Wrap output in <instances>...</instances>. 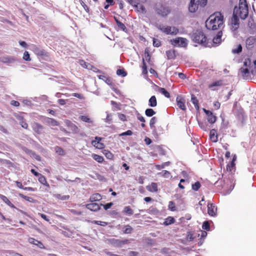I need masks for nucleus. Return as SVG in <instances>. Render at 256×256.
I'll return each instance as SVG.
<instances>
[{
    "instance_id": "nucleus-14",
    "label": "nucleus",
    "mask_w": 256,
    "mask_h": 256,
    "mask_svg": "<svg viewBox=\"0 0 256 256\" xmlns=\"http://www.w3.org/2000/svg\"><path fill=\"white\" fill-rule=\"evenodd\" d=\"M111 244L116 246H121L126 243L127 240H120L118 239L112 238L110 240Z\"/></svg>"
},
{
    "instance_id": "nucleus-41",
    "label": "nucleus",
    "mask_w": 256,
    "mask_h": 256,
    "mask_svg": "<svg viewBox=\"0 0 256 256\" xmlns=\"http://www.w3.org/2000/svg\"><path fill=\"white\" fill-rule=\"evenodd\" d=\"M38 177L39 182L41 184H46V178L44 176H43L42 174H40V175L38 176Z\"/></svg>"
},
{
    "instance_id": "nucleus-33",
    "label": "nucleus",
    "mask_w": 256,
    "mask_h": 256,
    "mask_svg": "<svg viewBox=\"0 0 256 256\" xmlns=\"http://www.w3.org/2000/svg\"><path fill=\"white\" fill-rule=\"evenodd\" d=\"M132 228L131 226L130 225H127L124 226V228L123 229V232L124 234H129L132 233Z\"/></svg>"
},
{
    "instance_id": "nucleus-8",
    "label": "nucleus",
    "mask_w": 256,
    "mask_h": 256,
    "mask_svg": "<svg viewBox=\"0 0 256 256\" xmlns=\"http://www.w3.org/2000/svg\"><path fill=\"white\" fill-rule=\"evenodd\" d=\"M199 0H190L188 10L190 12H194L198 8Z\"/></svg>"
},
{
    "instance_id": "nucleus-51",
    "label": "nucleus",
    "mask_w": 256,
    "mask_h": 256,
    "mask_svg": "<svg viewBox=\"0 0 256 256\" xmlns=\"http://www.w3.org/2000/svg\"><path fill=\"white\" fill-rule=\"evenodd\" d=\"M153 45L156 47H159L161 45V42L156 38H153Z\"/></svg>"
},
{
    "instance_id": "nucleus-59",
    "label": "nucleus",
    "mask_w": 256,
    "mask_h": 256,
    "mask_svg": "<svg viewBox=\"0 0 256 256\" xmlns=\"http://www.w3.org/2000/svg\"><path fill=\"white\" fill-rule=\"evenodd\" d=\"M144 56L146 60L149 61L150 60V55L148 49H146L144 50Z\"/></svg>"
},
{
    "instance_id": "nucleus-1",
    "label": "nucleus",
    "mask_w": 256,
    "mask_h": 256,
    "mask_svg": "<svg viewBox=\"0 0 256 256\" xmlns=\"http://www.w3.org/2000/svg\"><path fill=\"white\" fill-rule=\"evenodd\" d=\"M223 22V16L220 12H216L206 20V26L208 30H216L222 26Z\"/></svg>"
},
{
    "instance_id": "nucleus-35",
    "label": "nucleus",
    "mask_w": 256,
    "mask_h": 256,
    "mask_svg": "<svg viewBox=\"0 0 256 256\" xmlns=\"http://www.w3.org/2000/svg\"><path fill=\"white\" fill-rule=\"evenodd\" d=\"M58 126L59 122H58L53 118H49V126Z\"/></svg>"
},
{
    "instance_id": "nucleus-13",
    "label": "nucleus",
    "mask_w": 256,
    "mask_h": 256,
    "mask_svg": "<svg viewBox=\"0 0 256 256\" xmlns=\"http://www.w3.org/2000/svg\"><path fill=\"white\" fill-rule=\"evenodd\" d=\"M102 138L100 137L96 136L95 138V140H92V146L98 149H102L104 148V145L103 144L100 142V141L101 140Z\"/></svg>"
},
{
    "instance_id": "nucleus-44",
    "label": "nucleus",
    "mask_w": 256,
    "mask_h": 256,
    "mask_svg": "<svg viewBox=\"0 0 256 256\" xmlns=\"http://www.w3.org/2000/svg\"><path fill=\"white\" fill-rule=\"evenodd\" d=\"M200 182H196L194 184H192V189L194 190L197 191L200 188Z\"/></svg>"
},
{
    "instance_id": "nucleus-4",
    "label": "nucleus",
    "mask_w": 256,
    "mask_h": 256,
    "mask_svg": "<svg viewBox=\"0 0 256 256\" xmlns=\"http://www.w3.org/2000/svg\"><path fill=\"white\" fill-rule=\"evenodd\" d=\"M193 40L196 42L206 46V38L201 31L197 30L194 34Z\"/></svg>"
},
{
    "instance_id": "nucleus-39",
    "label": "nucleus",
    "mask_w": 256,
    "mask_h": 256,
    "mask_svg": "<svg viewBox=\"0 0 256 256\" xmlns=\"http://www.w3.org/2000/svg\"><path fill=\"white\" fill-rule=\"evenodd\" d=\"M145 114L148 116H152L156 114V112L152 108H148L146 110Z\"/></svg>"
},
{
    "instance_id": "nucleus-34",
    "label": "nucleus",
    "mask_w": 256,
    "mask_h": 256,
    "mask_svg": "<svg viewBox=\"0 0 256 256\" xmlns=\"http://www.w3.org/2000/svg\"><path fill=\"white\" fill-rule=\"evenodd\" d=\"M18 120H20V123L21 126L25 129H27L28 128V124L25 122L24 118L22 117H20Z\"/></svg>"
},
{
    "instance_id": "nucleus-49",
    "label": "nucleus",
    "mask_w": 256,
    "mask_h": 256,
    "mask_svg": "<svg viewBox=\"0 0 256 256\" xmlns=\"http://www.w3.org/2000/svg\"><path fill=\"white\" fill-rule=\"evenodd\" d=\"M116 24L120 29L123 31H126V28L124 24L120 22H117Z\"/></svg>"
},
{
    "instance_id": "nucleus-18",
    "label": "nucleus",
    "mask_w": 256,
    "mask_h": 256,
    "mask_svg": "<svg viewBox=\"0 0 256 256\" xmlns=\"http://www.w3.org/2000/svg\"><path fill=\"white\" fill-rule=\"evenodd\" d=\"M28 242L30 244L36 245L40 248H44V246L43 244L40 242V241H38V240H35L34 238H30L28 239Z\"/></svg>"
},
{
    "instance_id": "nucleus-31",
    "label": "nucleus",
    "mask_w": 256,
    "mask_h": 256,
    "mask_svg": "<svg viewBox=\"0 0 256 256\" xmlns=\"http://www.w3.org/2000/svg\"><path fill=\"white\" fill-rule=\"evenodd\" d=\"M166 54L168 59H173L175 58V54L174 50H168L166 52Z\"/></svg>"
},
{
    "instance_id": "nucleus-48",
    "label": "nucleus",
    "mask_w": 256,
    "mask_h": 256,
    "mask_svg": "<svg viewBox=\"0 0 256 256\" xmlns=\"http://www.w3.org/2000/svg\"><path fill=\"white\" fill-rule=\"evenodd\" d=\"M56 152L60 155H64V150L59 146H56L55 148Z\"/></svg>"
},
{
    "instance_id": "nucleus-10",
    "label": "nucleus",
    "mask_w": 256,
    "mask_h": 256,
    "mask_svg": "<svg viewBox=\"0 0 256 256\" xmlns=\"http://www.w3.org/2000/svg\"><path fill=\"white\" fill-rule=\"evenodd\" d=\"M230 26L233 30H236L239 27V18L234 14L231 19Z\"/></svg>"
},
{
    "instance_id": "nucleus-46",
    "label": "nucleus",
    "mask_w": 256,
    "mask_h": 256,
    "mask_svg": "<svg viewBox=\"0 0 256 256\" xmlns=\"http://www.w3.org/2000/svg\"><path fill=\"white\" fill-rule=\"evenodd\" d=\"M242 50V46L240 44H238L236 48H234L232 50V52L234 54H238Z\"/></svg>"
},
{
    "instance_id": "nucleus-52",
    "label": "nucleus",
    "mask_w": 256,
    "mask_h": 256,
    "mask_svg": "<svg viewBox=\"0 0 256 256\" xmlns=\"http://www.w3.org/2000/svg\"><path fill=\"white\" fill-rule=\"evenodd\" d=\"M220 85H222V82L221 81H217V82H216L212 83L210 85L209 87L210 88H212V90H214L215 89L212 88L213 87L216 86H220Z\"/></svg>"
},
{
    "instance_id": "nucleus-53",
    "label": "nucleus",
    "mask_w": 256,
    "mask_h": 256,
    "mask_svg": "<svg viewBox=\"0 0 256 256\" xmlns=\"http://www.w3.org/2000/svg\"><path fill=\"white\" fill-rule=\"evenodd\" d=\"M156 122V117H153L150 119V125L151 128H153L154 127V124Z\"/></svg>"
},
{
    "instance_id": "nucleus-24",
    "label": "nucleus",
    "mask_w": 256,
    "mask_h": 256,
    "mask_svg": "<svg viewBox=\"0 0 256 256\" xmlns=\"http://www.w3.org/2000/svg\"><path fill=\"white\" fill-rule=\"evenodd\" d=\"M32 128L34 132L38 134L40 133L42 130V126L38 123H34Z\"/></svg>"
},
{
    "instance_id": "nucleus-43",
    "label": "nucleus",
    "mask_w": 256,
    "mask_h": 256,
    "mask_svg": "<svg viewBox=\"0 0 256 256\" xmlns=\"http://www.w3.org/2000/svg\"><path fill=\"white\" fill-rule=\"evenodd\" d=\"M161 176H163L164 178H168L170 176V174L168 171L167 170H162V172L158 174Z\"/></svg>"
},
{
    "instance_id": "nucleus-29",
    "label": "nucleus",
    "mask_w": 256,
    "mask_h": 256,
    "mask_svg": "<svg viewBox=\"0 0 256 256\" xmlns=\"http://www.w3.org/2000/svg\"><path fill=\"white\" fill-rule=\"evenodd\" d=\"M54 196L58 199H60L62 200H68L70 198V196L68 195H61L60 194H54Z\"/></svg>"
},
{
    "instance_id": "nucleus-11",
    "label": "nucleus",
    "mask_w": 256,
    "mask_h": 256,
    "mask_svg": "<svg viewBox=\"0 0 256 256\" xmlns=\"http://www.w3.org/2000/svg\"><path fill=\"white\" fill-rule=\"evenodd\" d=\"M65 123L67 126L69 130H70L74 133H78L79 132V129L77 126H76L74 124L72 123L68 120H66L65 121Z\"/></svg>"
},
{
    "instance_id": "nucleus-19",
    "label": "nucleus",
    "mask_w": 256,
    "mask_h": 256,
    "mask_svg": "<svg viewBox=\"0 0 256 256\" xmlns=\"http://www.w3.org/2000/svg\"><path fill=\"white\" fill-rule=\"evenodd\" d=\"M210 136L212 142H216L218 141V136L215 130L212 129L210 130Z\"/></svg>"
},
{
    "instance_id": "nucleus-55",
    "label": "nucleus",
    "mask_w": 256,
    "mask_h": 256,
    "mask_svg": "<svg viewBox=\"0 0 256 256\" xmlns=\"http://www.w3.org/2000/svg\"><path fill=\"white\" fill-rule=\"evenodd\" d=\"M93 222L95 224L100 225L102 226H106L108 224V223L106 222L100 221V220H94V221Z\"/></svg>"
},
{
    "instance_id": "nucleus-21",
    "label": "nucleus",
    "mask_w": 256,
    "mask_h": 256,
    "mask_svg": "<svg viewBox=\"0 0 256 256\" xmlns=\"http://www.w3.org/2000/svg\"><path fill=\"white\" fill-rule=\"evenodd\" d=\"M146 189L150 192H156L158 191V186L155 182H152L150 185L146 186Z\"/></svg>"
},
{
    "instance_id": "nucleus-27",
    "label": "nucleus",
    "mask_w": 256,
    "mask_h": 256,
    "mask_svg": "<svg viewBox=\"0 0 256 256\" xmlns=\"http://www.w3.org/2000/svg\"><path fill=\"white\" fill-rule=\"evenodd\" d=\"M222 36V32H219L216 36L213 38V42L214 44H219L221 42V36Z\"/></svg>"
},
{
    "instance_id": "nucleus-64",
    "label": "nucleus",
    "mask_w": 256,
    "mask_h": 256,
    "mask_svg": "<svg viewBox=\"0 0 256 256\" xmlns=\"http://www.w3.org/2000/svg\"><path fill=\"white\" fill-rule=\"evenodd\" d=\"M10 104L14 106H20V102L14 100H12L10 102Z\"/></svg>"
},
{
    "instance_id": "nucleus-23",
    "label": "nucleus",
    "mask_w": 256,
    "mask_h": 256,
    "mask_svg": "<svg viewBox=\"0 0 256 256\" xmlns=\"http://www.w3.org/2000/svg\"><path fill=\"white\" fill-rule=\"evenodd\" d=\"M148 105L151 107H155L157 105V101L154 96H152L148 100Z\"/></svg>"
},
{
    "instance_id": "nucleus-25",
    "label": "nucleus",
    "mask_w": 256,
    "mask_h": 256,
    "mask_svg": "<svg viewBox=\"0 0 256 256\" xmlns=\"http://www.w3.org/2000/svg\"><path fill=\"white\" fill-rule=\"evenodd\" d=\"M191 102L194 104L195 108L196 110H198L199 106H198V101L196 96L194 94H192L191 96Z\"/></svg>"
},
{
    "instance_id": "nucleus-9",
    "label": "nucleus",
    "mask_w": 256,
    "mask_h": 256,
    "mask_svg": "<svg viewBox=\"0 0 256 256\" xmlns=\"http://www.w3.org/2000/svg\"><path fill=\"white\" fill-rule=\"evenodd\" d=\"M208 212L210 216H216V214L217 208L213 204L208 202Z\"/></svg>"
},
{
    "instance_id": "nucleus-58",
    "label": "nucleus",
    "mask_w": 256,
    "mask_h": 256,
    "mask_svg": "<svg viewBox=\"0 0 256 256\" xmlns=\"http://www.w3.org/2000/svg\"><path fill=\"white\" fill-rule=\"evenodd\" d=\"M18 196L20 198L24 199L25 200H26L27 201H28V202H31L32 201V198H30V197L24 196V194H19Z\"/></svg>"
},
{
    "instance_id": "nucleus-50",
    "label": "nucleus",
    "mask_w": 256,
    "mask_h": 256,
    "mask_svg": "<svg viewBox=\"0 0 256 256\" xmlns=\"http://www.w3.org/2000/svg\"><path fill=\"white\" fill-rule=\"evenodd\" d=\"M116 74L118 76H121L123 77L126 76V72L124 70L122 69H118L116 70Z\"/></svg>"
},
{
    "instance_id": "nucleus-60",
    "label": "nucleus",
    "mask_w": 256,
    "mask_h": 256,
    "mask_svg": "<svg viewBox=\"0 0 256 256\" xmlns=\"http://www.w3.org/2000/svg\"><path fill=\"white\" fill-rule=\"evenodd\" d=\"M112 205H113L112 202H109L106 204H101V206H104V208L106 210H107L108 209L110 208Z\"/></svg>"
},
{
    "instance_id": "nucleus-37",
    "label": "nucleus",
    "mask_w": 256,
    "mask_h": 256,
    "mask_svg": "<svg viewBox=\"0 0 256 256\" xmlns=\"http://www.w3.org/2000/svg\"><path fill=\"white\" fill-rule=\"evenodd\" d=\"M174 220L173 218L169 216L168 218H166L165 220V221L164 222V224L165 225H169L172 223H174Z\"/></svg>"
},
{
    "instance_id": "nucleus-62",
    "label": "nucleus",
    "mask_w": 256,
    "mask_h": 256,
    "mask_svg": "<svg viewBox=\"0 0 256 256\" xmlns=\"http://www.w3.org/2000/svg\"><path fill=\"white\" fill-rule=\"evenodd\" d=\"M132 134V132L130 130H128L126 131V132H122V134H120V136H131Z\"/></svg>"
},
{
    "instance_id": "nucleus-32",
    "label": "nucleus",
    "mask_w": 256,
    "mask_h": 256,
    "mask_svg": "<svg viewBox=\"0 0 256 256\" xmlns=\"http://www.w3.org/2000/svg\"><path fill=\"white\" fill-rule=\"evenodd\" d=\"M158 92H160L162 94H164L166 98H170V94L169 92L166 90L165 88H158Z\"/></svg>"
},
{
    "instance_id": "nucleus-47",
    "label": "nucleus",
    "mask_w": 256,
    "mask_h": 256,
    "mask_svg": "<svg viewBox=\"0 0 256 256\" xmlns=\"http://www.w3.org/2000/svg\"><path fill=\"white\" fill-rule=\"evenodd\" d=\"M136 10L138 12H141L142 13H146V10L144 8V6L142 5H139V2H138V8H136Z\"/></svg>"
},
{
    "instance_id": "nucleus-45",
    "label": "nucleus",
    "mask_w": 256,
    "mask_h": 256,
    "mask_svg": "<svg viewBox=\"0 0 256 256\" xmlns=\"http://www.w3.org/2000/svg\"><path fill=\"white\" fill-rule=\"evenodd\" d=\"M23 59L26 61L30 62L31 60L30 54L28 52H24L23 56Z\"/></svg>"
},
{
    "instance_id": "nucleus-15",
    "label": "nucleus",
    "mask_w": 256,
    "mask_h": 256,
    "mask_svg": "<svg viewBox=\"0 0 256 256\" xmlns=\"http://www.w3.org/2000/svg\"><path fill=\"white\" fill-rule=\"evenodd\" d=\"M86 208L94 212H96L100 209V206L96 203H90L87 204L86 205Z\"/></svg>"
},
{
    "instance_id": "nucleus-54",
    "label": "nucleus",
    "mask_w": 256,
    "mask_h": 256,
    "mask_svg": "<svg viewBox=\"0 0 256 256\" xmlns=\"http://www.w3.org/2000/svg\"><path fill=\"white\" fill-rule=\"evenodd\" d=\"M196 236H194V234H191L190 232L188 233L187 235V240L188 241H192L193 240L194 238H196Z\"/></svg>"
},
{
    "instance_id": "nucleus-26",
    "label": "nucleus",
    "mask_w": 256,
    "mask_h": 256,
    "mask_svg": "<svg viewBox=\"0 0 256 256\" xmlns=\"http://www.w3.org/2000/svg\"><path fill=\"white\" fill-rule=\"evenodd\" d=\"M78 63L80 66H82V67H84L86 68H87L88 70L92 69V66L89 64H87L84 60H79Z\"/></svg>"
},
{
    "instance_id": "nucleus-17",
    "label": "nucleus",
    "mask_w": 256,
    "mask_h": 256,
    "mask_svg": "<svg viewBox=\"0 0 256 256\" xmlns=\"http://www.w3.org/2000/svg\"><path fill=\"white\" fill-rule=\"evenodd\" d=\"M0 198L8 206L12 208H14V205L10 202L8 198L4 195L0 194Z\"/></svg>"
},
{
    "instance_id": "nucleus-42",
    "label": "nucleus",
    "mask_w": 256,
    "mask_h": 256,
    "mask_svg": "<svg viewBox=\"0 0 256 256\" xmlns=\"http://www.w3.org/2000/svg\"><path fill=\"white\" fill-rule=\"evenodd\" d=\"M80 118L84 122L88 123L92 122V120L87 116H80Z\"/></svg>"
},
{
    "instance_id": "nucleus-20",
    "label": "nucleus",
    "mask_w": 256,
    "mask_h": 256,
    "mask_svg": "<svg viewBox=\"0 0 256 256\" xmlns=\"http://www.w3.org/2000/svg\"><path fill=\"white\" fill-rule=\"evenodd\" d=\"M131 6L134 8H138V2L144 3L146 0H126Z\"/></svg>"
},
{
    "instance_id": "nucleus-28",
    "label": "nucleus",
    "mask_w": 256,
    "mask_h": 256,
    "mask_svg": "<svg viewBox=\"0 0 256 256\" xmlns=\"http://www.w3.org/2000/svg\"><path fill=\"white\" fill-rule=\"evenodd\" d=\"M240 72L242 74V76L244 78H247L248 76L249 70L248 68H242L240 69Z\"/></svg>"
},
{
    "instance_id": "nucleus-63",
    "label": "nucleus",
    "mask_w": 256,
    "mask_h": 256,
    "mask_svg": "<svg viewBox=\"0 0 256 256\" xmlns=\"http://www.w3.org/2000/svg\"><path fill=\"white\" fill-rule=\"evenodd\" d=\"M234 166V162H232L230 164H228L226 166V169L228 170H230V171H231L232 170V168Z\"/></svg>"
},
{
    "instance_id": "nucleus-16",
    "label": "nucleus",
    "mask_w": 256,
    "mask_h": 256,
    "mask_svg": "<svg viewBox=\"0 0 256 256\" xmlns=\"http://www.w3.org/2000/svg\"><path fill=\"white\" fill-rule=\"evenodd\" d=\"M256 40L254 37L250 36L247 38L246 40V45L248 49L252 48L255 44Z\"/></svg>"
},
{
    "instance_id": "nucleus-5",
    "label": "nucleus",
    "mask_w": 256,
    "mask_h": 256,
    "mask_svg": "<svg viewBox=\"0 0 256 256\" xmlns=\"http://www.w3.org/2000/svg\"><path fill=\"white\" fill-rule=\"evenodd\" d=\"M170 43L174 46L184 48L188 44V40L185 38L178 37L172 39L170 40Z\"/></svg>"
},
{
    "instance_id": "nucleus-3",
    "label": "nucleus",
    "mask_w": 256,
    "mask_h": 256,
    "mask_svg": "<svg viewBox=\"0 0 256 256\" xmlns=\"http://www.w3.org/2000/svg\"><path fill=\"white\" fill-rule=\"evenodd\" d=\"M157 28L166 34L176 35L179 32L178 29L175 26L160 24L158 26Z\"/></svg>"
},
{
    "instance_id": "nucleus-36",
    "label": "nucleus",
    "mask_w": 256,
    "mask_h": 256,
    "mask_svg": "<svg viewBox=\"0 0 256 256\" xmlns=\"http://www.w3.org/2000/svg\"><path fill=\"white\" fill-rule=\"evenodd\" d=\"M98 78L100 79L104 80L108 84L110 85L112 84V81L110 78L102 75L100 76Z\"/></svg>"
},
{
    "instance_id": "nucleus-38",
    "label": "nucleus",
    "mask_w": 256,
    "mask_h": 256,
    "mask_svg": "<svg viewBox=\"0 0 256 256\" xmlns=\"http://www.w3.org/2000/svg\"><path fill=\"white\" fill-rule=\"evenodd\" d=\"M6 253L7 256H22V254L12 250H8Z\"/></svg>"
},
{
    "instance_id": "nucleus-61",
    "label": "nucleus",
    "mask_w": 256,
    "mask_h": 256,
    "mask_svg": "<svg viewBox=\"0 0 256 256\" xmlns=\"http://www.w3.org/2000/svg\"><path fill=\"white\" fill-rule=\"evenodd\" d=\"M198 4L200 6L204 7L206 4L207 0H199Z\"/></svg>"
},
{
    "instance_id": "nucleus-40",
    "label": "nucleus",
    "mask_w": 256,
    "mask_h": 256,
    "mask_svg": "<svg viewBox=\"0 0 256 256\" xmlns=\"http://www.w3.org/2000/svg\"><path fill=\"white\" fill-rule=\"evenodd\" d=\"M124 212L130 216L133 214V210L129 206L124 207Z\"/></svg>"
},
{
    "instance_id": "nucleus-56",
    "label": "nucleus",
    "mask_w": 256,
    "mask_h": 256,
    "mask_svg": "<svg viewBox=\"0 0 256 256\" xmlns=\"http://www.w3.org/2000/svg\"><path fill=\"white\" fill-rule=\"evenodd\" d=\"M142 73L144 74H147L148 72H147V67H146V64L144 62V59L143 58L142 60Z\"/></svg>"
},
{
    "instance_id": "nucleus-30",
    "label": "nucleus",
    "mask_w": 256,
    "mask_h": 256,
    "mask_svg": "<svg viewBox=\"0 0 256 256\" xmlns=\"http://www.w3.org/2000/svg\"><path fill=\"white\" fill-rule=\"evenodd\" d=\"M92 156L95 160L99 163H102L104 160V158L102 156L96 154H92Z\"/></svg>"
},
{
    "instance_id": "nucleus-2",
    "label": "nucleus",
    "mask_w": 256,
    "mask_h": 256,
    "mask_svg": "<svg viewBox=\"0 0 256 256\" xmlns=\"http://www.w3.org/2000/svg\"><path fill=\"white\" fill-rule=\"evenodd\" d=\"M248 14V6L246 0H240L238 6L234 7L233 14L242 20H245Z\"/></svg>"
},
{
    "instance_id": "nucleus-7",
    "label": "nucleus",
    "mask_w": 256,
    "mask_h": 256,
    "mask_svg": "<svg viewBox=\"0 0 256 256\" xmlns=\"http://www.w3.org/2000/svg\"><path fill=\"white\" fill-rule=\"evenodd\" d=\"M176 101L177 105L182 110H186V107L185 106L186 100L182 96H178L176 98Z\"/></svg>"
},
{
    "instance_id": "nucleus-12",
    "label": "nucleus",
    "mask_w": 256,
    "mask_h": 256,
    "mask_svg": "<svg viewBox=\"0 0 256 256\" xmlns=\"http://www.w3.org/2000/svg\"><path fill=\"white\" fill-rule=\"evenodd\" d=\"M204 111L208 116V120L210 124H214L216 121V118L214 116L212 112L204 108Z\"/></svg>"
},
{
    "instance_id": "nucleus-6",
    "label": "nucleus",
    "mask_w": 256,
    "mask_h": 256,
    "mask_svg": "<svg viewBox=\"0 0 256 256\" xmlns=\"http://www.w3.org/2000/svg\"><path fill=\"white\" fill-rule=\"evenodd\" d=\"M156 11L158 14L162 16H167L170 12L168 7L161 4H156Z\"/></svg>"
},
{
    "instance_id": "nucleus-57",
    "label": "nucleus",
    "mask_w": 256,
    "mask_h": 256,
    "mask_svg": "<svg viewBox=\"0 0 256 256\" xmlns=\"http://www.w3.org/2000/svg\"><path fill=\"white\" fill-rule=\"evenodd\" d=\"M202 228L204 230H210V224L208 222H204L203 223Z\"/></svg>"
},
{
    "instance_id": "nucleus-22",
    "label": "nucleus",
    "mask_w": 256,
    "mask_h": 256,
    "mask_svg": "<svg viewBox=\"0 0 256 256\" xmlns=\"http://www.w3.org/2000/svg\"><path fill=\"white\" fill-rule=\"evenodd\" d=\"M102 198V197L101 195L98 193L94 194L91 196L90 197V200L92 202H96V201H99L101 200Z\"/></svg>"
}]
</instances>
